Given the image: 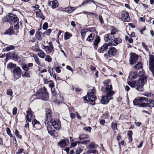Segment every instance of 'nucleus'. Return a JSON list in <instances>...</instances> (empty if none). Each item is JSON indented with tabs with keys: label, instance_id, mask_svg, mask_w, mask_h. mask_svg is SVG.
<instances>
[{
	"label": "nucleus",
	"instance_id": "nucleus-33",
	"mask_svg": "<svg viewBox=\"0 0 154 154\" xmlns=\"http://www.w3.org/2000/svg\"><path fill=\"white\" fill-rule=\"evenodd\" d=\"M52 129V127H51L50 125L49 126H48L47 127V129L48 132V133L51 136H55L56 137H57V136L55 135L52 132V131L51 130V129Z\"/></svg>",
	"mask_w": 154,
	"mask_h": 154
},
{
	"label": "nucleus",
	"instance_id": "nucleus-2",
	"mask_svg": "<svg viewBox=\"0 0 154 154\" xmlns=\"http://www.w3.org/2000/svg\"><path fill=\"white\" fill-rule=\"evenodd\" d=\"M139 78L136 87V89L139 91H142L143 90V86L146 82L147 77L144 70L139 71Z\"/></svg>",
	"mask_w": 154,
	"mask_h": 154
},
{
	"label": "nucleus",
	"instance_id": "nucleus-13",
	"mask_svg": "<svg viewBox=\"0 0 154 154\" xmlns=\"http://www.w3.org/2000/svg\"><path fill=\"white\" fill-rule=\"evenodd\" d=\"M108 51L111 57L114 56L116 55L117 53L116 49L115 48L113 47H110Z\"/></svg>",
	"mask_w": 154,
	"mask_h": 154
},
{
	"label": "nucleus",
	"instance_id": "nucleus-9",
	"mask_svg": "<svg viewBox=\"0 0 154 154\" xmlns=\"http://www.w3.org/2000/svg\"><path fill=\"white\" fill-rule=\"evenodd\" d=\"M6 58H10V59L14 60L15 61L17 60L19 56L18 54L14 52L8 53L6 54Z\"/></svg>",
	"mask_w": 154,
	"mask_h": 154
},
{
	"label": "nucleus",
	"instance_id": "nucleus-5",
	"mask_svg": "<svg viewBox=\"0 0 154 154\" xmlns=\"http://www.w3.org/2000/svg\"><path fill=\"white\" fill-rule=\"evenodd\" d=\"M52 126L57 130H58L61 126V124L59 120L57 119H52L50 121Z\"/></svg>",
	"mask_w": 154,
	"mask_h": 154
},
{
	"label": "nucleus",
	"instance_id": "nucleus-11",
	"mask_svg": "<svg viewBox=\"0 0 154 154\" xmlns=\"http://www.w3.org/2000/svg\"><path fill=\"white\" fill-rule=\"evenodd\" d=\"M131 55L130 57L129 61L131 64H135L138 60V55L135 53H131Z\"/></svg>",
	"mask_w": 154,
	"mask_h": 154
},
{
	"label": "nucleus",
	"instance_id": "nucleus-3",
	"mask_svg": "<svg viewBox=\"0 0 154 154\" xmlns=\"http://www.w3.org/2000/svg\"><path fill=\"white\" fill-rule=\"evenodd\" d=\"M37 95L41 97V99L45 101H47L49 98L48 93L47 91V89L45 87L41 88L40 92Z\"/></svg>",
	"mask_w": 154,
	"mask_h": 154
},
{
	"label": "nucleus",
	"instance_id": "nucleus-39",
	"mask_svg": "<svg viewBox=\"0 0 154 154\" xmlns=\"http://www.w3.org/2000/svg\"><path fill=\"white\" fill-rule=\"evenodd\" d=\"M111 128L113 131L117 130V124L116 123L112 122L111 124Z\"/></svg>",
	"mask_w": 154,
	"mask_h": 154
},
{
	"label": "nucleus",
	"instance_id": "nucleus-28",
	"mask_svg": "<svg viewBox=\"0 0 154 154\" xmlns=\"http://www.w3.org/2000/svg\"><path fill=\"white\" fill-rule=\"evenodd\" d=\"M42 32L38 31H37L35 34V37L39 41H41L42 40Z\"/></svg>",
	"mask_w": 154,
	"mask_h": 154
},
{
	"label": "nucleus",
	"instance_id": "nucleus-1",
	"mask_svg": "<svg viewBox=\"0 0 154 154\" xmlns=\"http://www.w3.org/2000/svg\"><path fill=\"white\" fill-rule=\"evenodd\" d=\"M134 106L140 107H154V100L149 99L148 98L140 97L135 98L133 101Z\"/></svg>",
	"mask_w": 154,
	"mask_h": 154
},
{
	"label": "nucleus",
	"instance_id": "nucleus-45",
	"mask_svg": "<svg viewBox=\"0 0 154 154\" xmlns=\"http://www.w3.org/2000/svg\"><path fill=\"white\" fill-rule=\"evenodd\" d=\"M88 138V135L85 134H83L80 135L79 137V138L80 140L82 139L87 138Z\"/></svg>",
	"mask_w": 154,
	"mask_h": 154
},
{
	"label": "nucleus",
	"instance_id": "nucleus-58",
	"mask_svg": "<svg viewBox=\"0 0 154 154\" xmlns=\"http://www.w3.org/2000/svg\"><path fill=\"white\" fill-rule=\"evenodd\" d=\"M89 99V101L88 102H91V104L92 105H95V101L96 99H94V100L91 99V98H90V99Z\"/></svg>",
	"mask_w": 154,
	"mask_h": 154
},
{
	"label": "nucleus",
	"instance_id": "nucleus-16",
	"mask_svg": "<svg viewBox=\"0 0 154 154\" xmlns=\"http://www.w3.org/2000/svg\"><path fill=\"white\" fill-rule=\"evenodd\" d=\"M113 98L112 97L109 98L107 96L104 95L102 97L101 101V103L103 104H106L109 103L110 100L112 99Z\"/></svg>",
	"mask_w": 154,
	"mask_h": 154
},
{
	"label": "nucleus",
	"instance_id": "nucleus-21",
	"mask_svg": "<svg viewBox=\"0 0 154 154\" xmlns=\"http://www.w3.org/2000/svg\"><path fill=\"white\" fill-rule=\"evenodd\" d=\"M110 33L106 34L105 35L104 37V40L106 42H112V38Z\"/></svg>",
	"mask_w": 154,
	"mask_h": 154
},
{
	"label": "nucleus",
	"instance_id": "nucleus-60",
	"mask_svg": "<svg viewBox=\"0 0 154 154\" xmlns=\"http://www.w3.org/2000/svg\"><path fill=\"white\" fill-rule=\"evenodd\" d=\"M51 91L52 94L54 96H56L57 95L56 92L55 91V89L54 88H51Z\"/></svg>",
	"mask_w": 154,
	"mask_h": 154
},
{
	"label": "nucleus",
	"instance_id": "nucleus-24",
	"mask_svg": "<svg viewBox=\"0 0 154 154\" xmlns=\"http://www.w3.org/2000/svg\"><path fill=\"white\" fill-rule=\"evenodd\" d=\"M134 68L135 69L137 70H139L140 69L141 70L143 69L142 64L141 62L139 61L136 65L134 66Z\"/></svg>",
	"mask_w": 154,
	"mask_h": 154
},
{
	"label": "nucleus",
	"instance_id": "nucleus-49",
	"mask_svg": "<svg viewBox=\"0 0 154 154\" xmlns=\"http://www.w3.org/2000/svg\"><path fill=\"white\" fill-rule=\"evenodd\" d=\"M22 76L25 77H28L29 78L30 77V76L27 71L23 72L22 74Z\"/></svg>",
	"mask_w": 154,
	"mask_h": 154
},
{
	"label": "nucleus",
	"instance_id": "nucleus-18",
	"mask_svg": "<svg viewBox=\"0 0 154 154\" xmlns=\"http://www.w3.org/2000/svg\"><path fill=\"white\" fill-rule=\"evenodd\" d=\"M138 76V75L136 72H132L129 74L128 79L129 80H133L137 78Z\"/></svg>",
	"mask_w": 154,
	"mask_h": 154
},
{
	"label": "nucleus",
	"instance_id": "nucleus-41",
	"mask_svg": "<svg viewBox=\"0 0 154 154\" xmlns=\"http://www.w3.org/2000/svg\"><path fill=\"white\" fill-rule=\"evenodd\" d=\"M87 32V30L86 28L84 29H81L80 33L83 38H84L85 35Z\"/></svg>",
	"mask_w": 154,
	"mask_h": 154
},
{
	"label": "nucleus",
	"instance_id": "nucleus-62",
	"mask_svg": "<svg viewBox=\"0 0 154 154\" xmlns=\"http://www.w3.org/2000/svg\"><path fill=\"white\" fill-rule=\"evenodd\" d=\"M83 149L80 148H79L75 152V154H79L81 152L83 151Z\"/></svg>",
	"mask_w": 154,
	"mask_h": 154
},
{
	"label": "nucleus",
	"instance_id": "nucleus-14",
	"mask_svg": "<svg viewBox=\"0 0 154 154\" xmlns=\"http://www.w3.org/2000/svg\"><path fill=\"white\" fill-rule=\"evenodd\" d=\"M100 37L98 35L96 36L93 43L94 48L95 50H97L98 44L100 42Z\"/></svg>",
	"mask_w": 154,
	"mask_h": 154
},
{
	"label": "nucleus",
	"instance_id": "nucleus-64",
	"mask_svg": "<svg viewBox=\"0 0 154 154\" xmlns=\"http://www.w3.org/2000/svg\"><path fill=\"white\" fill-rule=\"evenodd\" d=\"M24 150L23 149H19L17 152L16 153V154H20L22 153L23 151Z\"/></svg>",
	"mask_w": 154,
	"mask_h": 154
},
{
	"label": "nucleus",
	"instance_id": "nucleus-43",
	"mask_svg": "<svg viewBox=\"0 0 154 154\" xmlns=\"http://www.w3.org/2000/svg\"><path fill=\"white\" fill-rule=\"evenodd\" d=\"M97 152V151L95 149H88L86 153L88 154H90V153H93L94 154L96 153Z\"/></svg>",
	"mask_w": 154,
	"mask_h": 154
},
{
	"label": "nucleus",
	"instance_id": "nucleus-19",
	"mask_svg": "<svg viewBox=\"0 0 154 154\" xmlns=\"http://www.w3.org/2000/svg\"><path fill=\"white\" fill-rule=\"evenodd\" d=\"M87 95L88 96V99H90V98H92L94 99H97L96 96L94 95L93 90L91 91L89 90V91H88V92L87 93Z\"/></svg>",
	"mask_w": 154,
	"mask_h": 154
},
{
	"label": "nucleus",
	"instance_id": "nucleus-40",
	"mask_svg": "<svg viewBox=\"0 0 154 154\" xmlns=\"http://www.w3.org/2000/svg\"><path fill=\"white\" fill-rule=\"evenodd\" d=\"M21 67L25 71H28L29 69V68L26 64L22 65H21Z\"/></svg>",
	"mask_w": 154,
	"mask_h": 154
},
{
	"label": "nucleus",
	"instance_id": "nucleus-46",
	"mask_svg": "<svg viewBox=\"0 0 154 154\" xmlns=\"http://www.w3.org/2000/svg\"><path fill=\"white\" fill-rule=\"evenodd\" d=\"M7 94L9 95L10 96H12L13 95V92L12 90L11 89H9L7 90Z\"/></svg>",
	"mask_w": 154,
	"mask_h": 154
},
{
	"label": "nucleus",
	"instance_id": "nucleus-57",
	"mask_svg": "<svg viewBox=\"0 0 154 154\" xmlns=\"http://www.w3.org/2000/svg\"><path fill=\"white\" fill-rule=\"evenodd\" d=\"M80 143V142H78L77 143V142H75L74 143H71L70 147L71 148L74 147L75 146H76L77 145V143Z\"/></svg>",
	"mask_w": 154,
	"mask_h": 154
},
{
	"label": "nucleus",
	"instance_id": "nucleus-47",
	"mask_svg": "<svg viewBox=\"0 0 154 154\" xmlns=\"http://www.w3.org/2000/svg\"><path fill=\"white\" fill-rule=\"evenodd\" d=\"M112 27V29L111 30L110 34L111 35H113L115 34L117 32V30L116 28L114 27L113 26Z\"/></svg>",
	"mask_w": 154,
	"mask_h": 154
},
{
	"label": "nucleus",
	"instance_id": "nucleus-15",
	"mask_svg": "<svg viewBox=\"0 0 154 154\" xmlns=\"http://www.w3.org/2000/svg\"><path fill=\"white\" fill-rule=\"evenodd\" d=\"M32 124L33 128L36 129H39L41 127L40 122L35 119L32 121Z\"/></svg>",
	"mask_w": 154,
	"mask_h": 154
},
{
	"label": "nucleus",
	"instance_id": "nucleus-38",
	"mask_svg": "<svg viewBox=\"0 0 154 154\" xmlns=\"http://www.w3.org/2000/svg\"><path fill=\"white\" fill-rule=\"evenodd\" d=\"M52 30L51 29H48L43 33V36H45V35L46 34L47 36L50 35V33L51 32Z\"/></svg>",
	"mask_w": 154,
	"mask_h": 154
},
{
	"label": "nucleus",
	"instance_id": "nucleus-36",
	"mask_svg": "<svg viewBox=\"0 0 154 154\" xmlns=\"http://www.w3.org/2000/svg\"><path fill=\"white\" fill-rule=\"evenodd\" d=\"M33 57L36 63L38 65L42 66L38 57L36 55H34Z\"/></svg>",
	"mask_w": 154,
	"mask_h": 154
},
{
	"label": "nucleus",
	"instance_id": "nucleus-42",
	"mask_svg": "<svg viewBox=\"0 0 154 154\" xmlns=\"http://www.w3.org/2000/svg\"><path fill=\"white\" fill-rule=\"evenodd\" d=\"M27 114L28 116H30L31 117H32L33 116L32 112V111L31 109L29 108L27 111Z\"/></svg>",
	"mask_w": 154,
	"mask_h": 154
},
{
	"label": "nucleus",
	"instance_id": "nucleus-55",
	"mask_svg": "<svg viewBox=\"0 0 154 154\" xmlns=\"http://www.w3.org/2000/svg\"><path fill=\"white\" fill-rule=\"evenodd\" d=\"M142 45L143 48H144L145 50L147 51H149V48H148L147 46L146 45V44L144 42H143L142 43Z\"/></svg>",
	"mask_w": 154,
	"mask_h": 154
},
{
	"label": "nucleus",
	"instance_id": "nucleus-53",
	"mask_svg": "<svg viewBox=\"0 0 154 154\" xmlns=\"http://www.w3.org/2000/svg\"><path fill=\"white\" fill-rule=\"evenodd\" d=\"M48 24L47 22H45L43 26L42 29H43L45 30L48 27Z\"/></svg>",
	"mask_w": 154,
	"mask_h": 154
},
{
	"label": "nucleus",
	"instance_id": "nucleus-30",
	"mask_svg": "<svg viewBox=\"0 0 154 154\" xmlns=\"http://www.w3.org/2000/svg\"><path fill=\"white\" fill-rule=\"evenodd\" d=\"M95 36V34L93 33H91L88 36L86 39V41L91 42L93 40Z\"/></svg>",
	"mask_w": 154,
	"mask_h": 154
},
{
	"label": "nucleus",
	"instance_id": "nucleus-22",
	"mask_svg": "<svg viewBox=\"0 0 154 154\" xmlns=\"http://www.w3.org/2000/svg\"><path fill=\"white\" fill-rule=\"evenodd\" d=\"M49 3L51 4L53 8H55L57 7L59 5V3L57 0H54L50 2Z\"/></svg>",
	"mask_w": 154,
	"mask_h": 154
},
{
	"label": "nucleus",
	"instance_id": "nucleus-8",
	"mask_svg": "<svg viewBox=\"0 0 154 154\" xmlns=\"http://www.w3.org/2000/svg\"><path fill=\"white\" fill-rule=\"evenodd\" d=\"M149 68L151 72L154 71V55L152 54L149 56Z\"/></svg>",
	"mask_w": 154,
	"mask_h": 154
},
{
	"label": "nucleus",
	"instance_id": "nucleus-25",
	"mask_svg": "<svg viewBox=\"0 0 154 154\" xmlns=\"http://www.w3.org/2000/svg\"><path fill=\"white\" fill-rule=\"evenodd\" d=\"M127 83L128 85H130L132 88H135L136 89V87L137 86V84H136V82L134 81H128Z\"/></svg>",
	"mask_w": 154,
	"mask_h": 154
},
{
	"label": "nucleus",
	"instance_id": "nucleus-52",
	"mask_svg": "<svg viewBox=\"0 0 154 154\" xmlns=\"http://www.w3.org/2000/svg\"><path fill=\"white\" fill-rule=\"evenodd\" d=\"M15 47L13 45H10L8 47H6V49L7 50V51H9L11 50H13L15 49Z\"/></svg>",
	"mask_w": 154,
	"mask_h": 154
},
{
	"label": "nucleus",
	"instance_id": "nucleus-63",
	"mask_svg": "<svg viewBox=\"0 0 154 154\" xmlns=\"http://www.w3.org/2000/svg\"><path fill=\"white\" fill-rule=\"evenodd\" d=\"M50 83L49 84V86L51 88H54L53 87L54 86V83L52 80L50 81Z\"/></svg>",
	"mask_w": 154,
	"mask_h": 154
},
{
	"label": "nucleus",
	"instance_id": "nucleus-48",
	"mask_svg": "<svg viewBox=\"0 0 154 154\" xmlns=\"http://www.w3.org/2000/svg\"><path fill=\"white\" fill-rule=\"evenodd\" d=\"M86 29L87 32L89 31L90 32H94L96 31L95 28L94 27L87 28Z\"/></svg>",
	"mask_w": 154,
	"mask_h": 154
},
{
	"label": "nucleus",
	"instance_id": "nucleus-44",
	"mask_svg": "<svg viewBox=\"0 0 154 154\" xmlns=\"http://www.w3.org/2000/svg\"><path fill=\"white\" fill-rule=\"evenodd\" d=\"M9 17V13L8 15L5 16L2 19V20L3 22H8V19Z\"/></svg>",
	"mask_w": 154,
	"mask_h": 154
},
{
	"label": "nucleus",
	"instance_id": "nucleus-35",
	"mask_svg": "<svg viewBox=\"0 0 154 154\" xmlns=\"http://www.w3.org/2000/svg\"><path fill=\"white\" fill-rule=\"evenodd\" d=\"M38 51L40 52L38 54V55L39 57L42 58H44L45 55V52L41 50H39Z\"/></svg>",
	"mask_w": 154,
	"mask_h": 154
},
{
	"label": "nucleus",
	"instance_id": "nucleus-54",
	"mask_svg": "<svg viewBox=\"0 0 154 154\" xmlns=\"http://www.w3.org/2000/svg\"><path fill=\"white\" fill-rule=\"evenodd\" d=\"M112 89V85H108L106 86V91H111Z\"/></svg>",
	"mask_w": 154,
	"mask_h": 154
},
{
	"label": "nucleus",
	"instance_id": "nucleus-50",
	"mask_svg": "<svg viewBox=\"0 0 154 154\" xmlns=\"http://www.w3.org/2000/svg\"><path fill=\"white\" fill-rule=\"evenodd\" d=\"M46 61H48V62H50L52 61V58L50 57L49 55H47L45 59Z\"/></svg>",
	"mask_w": 154,
	"mask_h": 154
},
{
	"label": "nucleus",
	"instance_id": "nucleus-61",
	"mask_svg": "<svg viewBox=\"0 0 154 154\" xmlns=\"http://www.w3.org/2000/svg\"><path fill=\"white\" fill-rule=\"evenodd\" d=\"M127 134L129 138H131L132 137L133 132L132 131H129L128 132Z\"/></svg>",
	"mask_w": 154,
	"mask_h": 154
},
{
	"label": "nucleus",
	"instance_id": "nucleus-37",
	"mask_svg": "<svg viewBox=\"0 0 154 154\" xmlns=\"http://www.w3.org/2000/svg\"><path fill=\"white\" fill-rule=\"evenodd\" d=\"M72 35L68 32H65L64 35V38L65 40H67L69 39Z\"/></svg>",
	"mask_w": 154,
	"mask_h": 154
},
{
	"label": "nucleus",
	"instance_id": "nucleus-10",
	"mask_svg": "<svg viewBox=\"0 0 154 154\" xmlns=\"http://www.w3.org/2000/svg\"><path fill=\"white\" fill-rule=\"evenodd\" d=\"M111 44L112 43L108 44L104 43L102 46L98 48V51L100 53H103L104 52L107 50L108 47L110 46Z\"/></svg>",
	"mask_w": 154,
	"mask_h": 154
},
{
	"label": "nucleus",
	"instance_id": "nucleus-51",
	"mask_svg": "<svg viewBox=\"0 0 154 154\" xmlns=\"http://www.w3.org/2000/svg\"><path fill=\"white\" fill-rule=\"evenodd\" d=\"M91 128L90 127H84L83 128V129L84 130L88 131L90 133L91 132Z\"/></svg>",
	"mask_w": 154,
	"mask_h": 154
},
{
	"label": "nucleus",
	"instance_id": "nucleus-27",
	"mask_svg": "<svg viewBox=\"0 0 154 154\" xmlns=\"http://www.w3.org/2000/svg\"><path fill=\"white\" fill-rule=\"evenodd\" d=\"M76 8L75 7H67L66 9V11L68 13H71L74 11Z\"/></svg>",
	"mask_w": 154,
	"mask_h": 154
},
{
	"label": "nucleus",
	"instance_id": "nucleus-7",
	"mask_svg": "<svg viewBox=\"0 0 154 154\" xmlns=\"http://www.w3.org/2000/svg\"><path fill=\"white\" fill-rule=\"evenodd\" d=\"M12 72L14 78L17 79L20 77L22 71L19 67L17 66L14 68Z\"/></svg>",
	"mask_w": 154,
	"mask_h": 154
},
{
	"label": "nucleus",
	"instance_id": "nucleus-26",
	"mask_svg": "<svg viewBox=\"0 0 154 154\" xmlns=\"http://www.w3.org/2000/svg\"><path fill=\"white\" fill-rule=\"evenodd\" d=\"M122 39L119 38H116L114 39L113 42H114V45L116 46L119 43L122 42Z\"/></svg>",
	"mask_w": 154,
	"mask_h": 154
},
{
	"label": "nucleus",
	"instance_id": "nucleus-20",
	"mask_svg": "<svg viewBox=\"0 0 154 154\" xmlns=\"http://www.w3.org/2000/svg\"><path fill=\"white\" fill-rule=\"evenodd\" d=\"M35 11L36 13V15L37 17H39L42 19V20H44L45 19V16L43 15L41 10L38 9V11Z\"/></svg>",
	"mask_w": 154,
	"mask_h": 154
},
{
	"label": "nucleus",
	"instance_id": "nucleus-31",
	"mask_svg": "<svg viewBox=\"0 0 154 154\" xmlns=\"http://www.w3.org/2000/svg\"><path fill=\"white\" fill-rule=\"evenodd\" d=\"M16 67H17L16 64L11 62L8 64L7 66V68L8 69L14 68Z\"/></svg>",
	"mask_w": 154,
	"mask_h": 154
},
{
	"label": "nucleus",
	"instance_id": "nucleus-17",
	"mask_svg": "<svg viewBox=\"0 0 154 154\" xmlns=\"http://www.w3.org/2000/svg\"><path fill=\"white\" fill-rule=\"evenodd\" d=\"M68 142L67 140L63 139L58 143V145L62 148H64L67 146Z\"/></svg>",
	"mask_w": 154,
	"mask_h": 154
},
{
	"label": "nucleus",
	"instance_id": "nucleus-12",
	"mask_svg": "<svg viewBox=\"0 0 154 154\" xmlns=\"http://www.w3.org/2000/svg\"><path fill=\"white\" fill-rule=\"evenodd\" d=\"M121 19L125 22L129 21L130 20V17L128 12L126 11H124L121 15Z\"/></svg>",
	"mask_w": 154,
	"mask_h": 154
},
{
	"label": "nucleus",
	"instance_id": "nucleus-59",
	"mask_svg": "<svg viewBox=\"0 0 154 154\" xmlns=\"http://www.w3.org/2000/svg\"><path fill=\"white\" fill-rule=\"evenodd\" d=\"M90 142L89 140H84L81 141V143L83 144H87L88 143Z\"/></svg>",
	"mask_w": 154,
	"mask_h": 154
},
{
	"label": "nucleus",
	"instance_id": "nucleus-23",
	"mask_svg": "<svg viewBox=\"0 0 154 154\" xmlns=\"http://www.w3.org/2000/svg\"><path fill=\"white\" fill-rule=\"evenodd\" d=\"M14 33V30L13 26H10L8 29L6 30L4 33L5 34H7L9 35H12Z\"/></svg>",
	"mask_w": 154,
	"mask_h": 154
},
{
	"label": "nucleus",
	"instance_id": "nucleus-6",
	"mask_svg": "<svg viewBox=\"0 0 154 154\" xmlns=\"http://www.w3.org/2000/svg\"><path fill=\"white\" fill-rule=\"evenodd\" d=\"M19 20V19L17 16L11 13H9V17L8 22L10 24H15Z\"/></svg>",
	"mask_w": 154,
	"mask_h": 154
},
{
	"label": "nucleus",
	"instance_id": "nucleus-4",
	"mask_svg": "<svg viewBox=\"0 0 154 154\" xmlns=\"http://www.w3.org/2000/svg\"><path fill=\"white\" fill-rule=\"evenodd\" d=\"M45 111L46 118L45 119V121H44V123L45 125L47 127L48 126H49L48 125L50 123L48 120L51 119L52 118V111L49 109H47Z\"/></svg>",
	"mask_w": 154,
	"mask_h": 154
},
{
	"label": "nucleus",
	"instance_id": "nucleus-29",
	"mask_svg": "<svg viewBox=\"0 0 154 154\" xmlns=\"http://www.w3.org/2000/svg\"><path fill=\"white\" fill-rule=\"evenodd\" d=\"M22 23L21 21L19 22V20L18 22L14 24V28L15 30L19 29L20 28V26H22Z\"/></svg>",
	"mask_w": 154,
	"mask_h": 154
},
{
	"label": "nucleus",
	"instance_id": "nucleus-32",
	"mask_svg": "<svg viewBox=\"0 0 154 154\" xmlns=\"http://www.w3.org/2000/svg\"><path fill=\"white\" fill-rule=\"evenodd\" d=\"M106 96H107V97H111V96H113L114 94V92L113 91L111 90L106 91Z\"/></svg>",
	"mask_w": 154,
	"mask_h": 154
},
{
	"label": "nucleus",
	"instance_id": "nucleus-56",
	"mask_svg": "<svg viewBox=\"0 0 154 154\" xmlns=\"http://www.w3.org/2000/svg\"><path fill=\"white\" fill-rule=\"evenodd\" d=\"M91 1V0H85V1H84L83 2L82 5H87L89 3V2Z\"/></svg>",
	"mask_w": 154,
	"mask_h": 154
},
{
	"label": "nucleus",
	"instance_id": "nucleus-34",
	"mask_svg": "<svg viewBox=\"0 0 154 154\" xmlns=\"http://www.w3.org/2000/svg\"><path fill=\"white\" fill-rule=\"evenodd\" d=\"M98 146L97 145H96L94 143L91 142L88 146V148L89 149H94Z\"/></svg>",
	"mask_w": 154,
	"mask_h": 154
}]
</instances>
